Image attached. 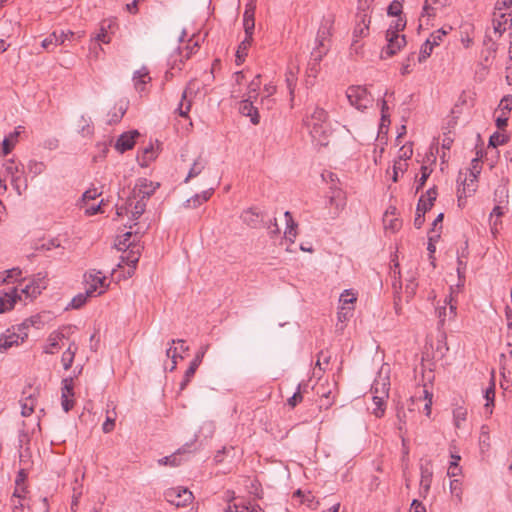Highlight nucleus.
Segmentation results:
<instances>
[{
  "instance_id": "f257e3e1",
  "label": "nucleus",
  "mask_w": 512,
  "mask_h": 512,
  "mask_svg": "<svg viewBox=\"0 0 512 512\" xmlns=\"http://www.w3.org/2000/svg\"><path fill=\"white\" fill-rule=\"evenodd\" d=\"M303 125L308 130L312 141L319 146L328 145V136L331 132L329 116L325 109L315 106L311 111L307 109Z\"/></svg>"
},
{
  "instance_id": "f03ea898",
  "label": "nucleus",
  "mask_w": 512,
  "mask_h": 512,
  "mask_svg": "<svg viewBox=\"0 0 512 512\" xmlns=\"http://www.w3.org/2000/svg\"><path fill=\"white\" fill-rule=\"evenodd\" d=\"M346 96L352 106L356 109L364 111L373 102L372 95L364 86H350L346 91Z\"/></svg>"
},
{
  "instance_id": "7ed1b4c3",
  "label": "nucleus",
  "mask_w": 512,
  "mask_h": 512,
  "mask_svg": "<svg viewBox=\"0 0 512 512\" xmlns=\"http://www.w3.org/2000/svg\"><path fill=\"white\" fill-rule=\"evenodd\" d=\"M370 16L366 13H358L356 15V24L353 30V38L351 43V50L356 54L359 53L361 45L359 40L369 34Z\"/></svg>"
},
{
  "instance_id": "20e7f679",
  "label": "nucleus",
  "mask_w": 512,
  "mask_h": 512,
  "mask_svg": "<svg viewBox=\"0 0 512 512\" xmlns=\"http://www.w3.org/2000/svg\"><path fill=\"white\" fill-rule=\"evenodd\" d=\"M164 497L167 502L176 507H185L193 500V494L187 488L173 487L165 491Z\"/></svg>"
},
{
  "instance_id": "39448f33",
  "label": "nucleus",
  "mask_w": 512,
  "mask_h": 512,
  "mask_svg": "<svg viewBox=\"0 0 512 512\" xmlns=\"http://www.w3.org/2000/svg\"><path fill=\"white\" fill-rule=\"evenodd\" d=\"M387 45L383 48L381 57L387 58L397 54L406 45L405 35L395 34L392 28L386 31Z\"/></svg>"
},
{
  "instance_id": "423d86ee",
  "label": "nucleus",
  "mask_w": 512,
  "mask_h": 512,
  "mask_svg": "<svg viewBox=\"0 0 512 512\" xmlns=\"http://www.w3.org/2000/svg\"><path fill=\"white\" fill-rule=\"evenodd\" d=\"M84 277L88 294L101 295L105 291L106 277L100 271L90 272Z\"/></svg>"
},
{
  "instance_id": "0eeeda50",
  "label": "nucleus",
  "mask_w": 512,
  "mask_h": 512,
  "mask_svg": "<svg viewBox=\"0 0 512 512\" xmlns=\"http://www.w3.org/2000/svg\"><path fill=\"white\" fill-rule=\"evenodd\" d=\"M389 378L384 377L382 383H381V391L380 395H373V408L372 413L380 418L384 415L385 412V399L388 397L389 392Z\"/></svg>"
},
{
  "instance_id": "6e6552de",
  "label": "nucleus",
  "mask_w": 512,
  "mask_h": 512,
  "mask_svg": "<svg viewBox=\"0 0 512 512\" xmlns=\"http://www.w3.org/2000/svg\"><path fill=\"white\" fill-rule=\"evenodd\" d=\"M159 186L160 184L158 182H152L147 178H139L133 189V196L135 198L139 197L143 200L148 199L154 194Z\"/></svg>"
},
{
  "instance_id": "1a4fd4ad",
  "label": "nucleus",
  "mask_w": 512,
  "mask_h": 512,
  "mask_svg": "<svg viewBox=\"0 0 512 512\" xmlns=\"http://www.w3.org/2000/svg\"><path fill=\"white\" fill-rule=\"evenodd\" d=\"M26 338L27 334L24 336L21 334H15V327L12 329H7L0 335V352L4 353L14 346H19L25 341Z\"/></svg>"
},
{
  "instance_id": "9d476101",
  "label": "nucleus",
  "mask_w": 512,
  "mask_h": 512,
  "mask_svg": "<svg viewBox=\"0 0 512 512\" xmlns=\"http://www.w3.org/2000/svg\"><path fill=\"white\" fill-rule=\"evenodd\" d=\"M113 25L114 24L111 21L105 20L101 22L99 32L93 38L90 47V50L95 51L96 56L98 55V50H102L100 43L108 44L111 42V36L108 33V29H111Z\"/></svg>"
},
{
  "instance_id": "9b49d317",
  "label": "nucleus",
  "mask_w": 512,
  "mask_h": 512,
  "mask_svg": "<svg viewBox=\"0 0 512 512\" xmlns=\"http://www.w3.org/2000/svg\"><path fill=\"white\" fill-rule=\"evenodd\" d=\"M335 22V16L328 14L323 17L318 29L315 42L331 43L332 30Z\"/></svg>"
},
{
  "instance_id": "f8f14e48",
  "label": "nucleus",
  "mask_w": 512,
  "mask_h": 512,
  "mask_svg": "<svg viewBox=\"0 0 512 512\" xmlns=\"http://www.w3.org/2000/svg\"><path fill=\"white\" fill-rule=\"evenodd\" d=\"M195 94L196 91L194 89V82L190 81L182 93L181 101L177 108V111L181 117L188 116Z\"/></svg>"
},
{
  "instance_id": "ddd939ff",
  "label": "nucleus",
  "mask_w": 512,
  "mask_h": 512,
  "mask_svg": "<svg viewBox=\"0 0 512 512\" xmlns=\"http://www.w3.org/2000/svg\"><path fill=\"white\" fill-rule=\"evenodd\" d=\"M437 198V188L434 186L427 190L426 194L422 195L417 203V212L425 214L434 205V201Z\"/></svg>"
},
{
  "instance_id": "4468645a",
  "label": "nucleus",
  "mask_w": 512,
  "mask_h": 512,
  "mask_svg": "<svg viewBox=\"0 0 512 512\" xmlns=\"http://www.w3.org/2000/svg\"><path fill=\"white\" fill-rule=\"evenodd\" d=\"M252 100L253 99H249V98L243 99L239 103V112L243 116L250 117V121L254 125H257L260 122V116H259V113H258V109L256 107H254Z\"/></svg>"
},
{
  "instance_id": "2eb2a0df",
  "label": "nucleus",
  "mask_w": 512,
  "mask_h": 512,
  "mask_svg": "<svg viewBox=\"0 0 512 512\" xmlns=\"http://www.w3.org/2000/svg\"><path fill=\"white\" fill-rule=\"evenodd\" d=\"M20 299L21 297L18 295L16 288L9 289L8 292L0 296V313L13 309L17 300Z\"/></svg>"
},
{
  "instance_id": "dca6fc26",
  "label": "nucleus",
  "mask_w": 512,
  "mask_h": 512,
  "mask_svg": "<svg viewBox=\"0 0 512 512\" xmlns=\"http://www.w3.org/2000/svg\"><path fill=\"white\" fill-rule=\"evenodd\" d=\"M139 136L138 131L134 130L128 133H123L116 141L115 148L117 151L123 153L133 148L135 138Z\"/></svg>"
},
{
  "instance_id": "f3484780",
  "label": "nucleus",
  "mask_w": 512,
  "mask_h": 512,
  "mask_svg": "<svg viewBox=\"0 0 512 512\" xmlns=\"http://www.w3.org/2000/svg\"><path fill=\"white\" fill-rule=\"evenodd\" d=\"M420 473H421V479H420L421 493L427 494L430 489V486L432 483V477H433L432 464L430 461H427L425 464H421Z\"/></svg>"
},
{
  "instance_id": "a211bd4d",
  "label": "nucleus",
  "mask_w": 512,
  "mask_h": 512,
  "mask_svg": "<svg viewBox=\"0 0 512 512\" xmlns=\"http://www.w3.org/2000/svg\"><path fill=\"white\" fill-rule=\"evenodd\" d=\"M346 202L344 194L341 190H334L332 195L329 197V205L334 209L330 211L331 218H336L339 212L344 208Z\"/></svg>"
},
{
  "instance_id": "6ab92c4d",
  "label": "nucleus",
  "mask_w": 512,
  "mask_h": 512,
  "mask_svg": "<svg viewBox=\"0 0 512 512\" xmlns=\"http://www.w3.org/2000/svg\"><path fill=\"white\" fill-rule=\"evenodd\" d=\"M72 36L73 33L70 31L67 33L64 31H54L51 35L42 41V47L48 49L51 45L64 44L65 40Z\"/></svg>"
},
{
  "instance_id": "aec40b11",
  "label": "nucleus",
  "mask_w": 512,
  "mask_h": 512,
  "mask_svg": "<svg viewBox=\"0 0 512 512\" xmlns=\"http://www.w3.org/2000/svg\"><path fill=\"white\" fill-rule=\"evenodd\" d=\"M253 35L252 34H245V38L241 41V43L238 46V49L236 51V59L235 63L236 65H241L245 61V57L247 56L248 49L252 44L253 41Z\"/></svg>"
},
{
  "instance_id": "412c9836",
  "label": "nucleus",
  "mask_w": 512,
  "mask_h": 512,
  "mask_svg": "<svg viewBox=\"0 0 512 512\" xmlns=\"http://www.w3.org/2000/svg\"><path fill=\"white\" fill-rule=\"evenodd\" d=\"M46 288V283L43 279L33 280L21 289V292L26 295L27 298H35L41 294L42 290Z\"/></svg>"
},
{
  "instance_id": "4be33fe9",
  "label": "nucleus",
  "mask_w": 512,
  "mask_h": 512,
  "mask_svg": "<svg viewBox=\"0 0 512 512\" xmlns=\"http://www.w3.org/2000/svg\"><path fill=\"white\" fill-rule=\"evenodd\" d=\"M134 87L138 92H143L147 83L151 81L149 72L146 68L135 71L133 76Z\"/></svg>"
},
{
  "instance_id": "5701e85b",
  "label": "nucleus",
  "mask_w": 512,
  "mask_h": 512,
  "mask_svg": "<svg viewBox=\"0 0 512 512\" xmlns=\"http://www.w3.org/2000/svg\"><path fill=\"white\" fill-rule=\"evenodd\" d=\"M124 250L125 255L121 256L122 262L132 268H135L140 257V247L138 245H133L132 247L126 248Z\"/></svg>"
},
{
  "instance_id": "b1692460",
  "label": "nucleus",
  "mask_w": 512,
  "mask_h": 512,
  "mask_svg": "<svg viewBox=\"0 0 512 512\" xmlns=\"http://www.w3.org/2000/svg\"><path fill=\"white\" fill-rule=\"evenodd\" d=\"M449 4V0H425L422 16L431 17L435 15V11Z\"/></svg>"
},
{
  "instance_id": "393cba45",
  "label": "nucleus",
  "mask_w": 512,
  "mask_h": 512,
  "mask_svg": "<svg viewBox=\"0 0 512 512\" xmlns=\"http://www.w3.org/2000/svg\"><path fill=\"white\" fill-rule=\"evenodd\" d=\"M21 129H23L22 126H18L14 132L10 133L8 136H6L2 142V154L3 155H8L14 145L16 144L17 140H18V137L21 133Z\"/></svg>"
},
{
  "instance_id": "a878e982",
  "label": "nucleus",
  "mask_w": 512,
  "mask_h": 512,
  "mask_svg": "<svg viewBox=\"0 0 512 512\" xmlns=\"http://www.w3.org/2000/svg\"><path fill=\"white\" fill-rule=\"evenodd\" d=\"M126 110H127L126 102L120 101L119 103H117L114 106L113 111L109 112V114H108V117H109L108 124L112 125V124L118 123L122 119L124 114L126 113Z\"/></svg>"
},
{
  "instance_id": "bb28decb",
  "label": "nucleus",
  "mask_w": 512,
  "mask_h": 512,
  "mask_svg": "<svg viewBox=\"0 0 512 512\" xmlns=\"http://www.w3.org/2000/svg\"><path fill=\"white\" fill-rule=\"evenodd\" d=\"M330 50V44L323 42H315V47L312 49L310 53V58L312 60H316L321 62L322 59L327 55Z\"/></svg>"
},
{
  "instance_id": "cd10ccee",
  "label": "nucleus",
  "mask_w": 512,
  "mask_h": 512,
  "mask_svg": "<svg viewBox=\"0 0 512 512\" xmlns=\"http://www.w3.org/2000/svg\"><path fill=\"white\" fill-rule=\"evenodd\" d=\"M480 160L478 157L474 158L471 162V167L468 169L471 177V184H469V192H475L476 190V182L478 175L481 172Z\"/></svg>"
},
{
  "instance_id": "c85d7f7f",
  "label": "nucleus",
  "mask_w": 512,
  "mask_h": 512,
  "mask_svg": "<svg viewBox=\"0 0 512 512\" xmlns=\"http://www.w3.org/2000/svg\"><path fill=\"white\" fill-rule=\"evenodd\" d=\"M242 219L244 223L250 227L256 228L262 220V217L255 209L250 208L243 212Z\"/></svg>"
},
{
  "instance_id": "c756f323",
  "label": "nucleus",
  "mask_w": 512,
  "mask_h": 512,
  "mask_svg": "<svg viewBox=\"0 0 512 512\" xmlns=\"http://www.w3.org/2000/svg\"><path fill=\"white\" fill-rule=\"evenodd\" d=\"M243 26L245 34H252L255 28L254 7H247L243 15Z\"/></svg>"
},
{
  "instance_id": "7c9ffc66",
  "label": "nucleus",
  "mask_w": 512,
  "mask_h": 512,
  "mask_svg": "<svg viewBox=\"0 0 512 512\" xmlns=\"http://www.w3.org/2000/svg\"><path fill=\"white\" fill-rule=\"evenodd\" d=\"M11 184L18 195H22L24 191H26L28 184L27 179L23 176L22 172H19L17 175L12 174Z\"/></svg>"
},
{
  "instance_id": "2f4dec72",
  "label": "nucleus",
  "mask_w": 512,
  "mask_h": 512,
  "mask_svg": "<svg viewBox=\"0 0 512 512\" xmlns=\"http://www.w3.org/2000/svg\"><path fill=\"white\" fill-rule=\"evenodd\" d=\"M188 452L186 447H182L177 450V452L173 453L172 455L163 457L158 460L159 465H170L172 467H176L180 465V459L179 455Z\"/></svg>"
},
{
  "instance_id": "473e14b6",
  "label": "nucleus",
  "mask_w": 512,
  "mask_h": 512,
  "mask_svg": "<svg viewBox=\"0 0 512 512\" xmlns=\"http://www.w3.org/2000/svg\"><path fill=\"white\" fill-rule=\"evenodd\" d=\"M65 337L64 330L54 332L49 336V344L45 348V353L53 354L59 348V341Z\"/></svg>"
},
{
  "instance_id": "72a5a7b5",
  "label": "nucleus",
  "mask_w": 512,
  "mask_h": 512,
  "mask_svg": "<svg viewBox=\"0 0 512 512\" xmlns=\"http://www.w3.org/2000/svg\"><path fill=\"white\" fill-rule=\"evenodd\" d=\"M356 301V296L351 290H345L339 298L342 310H352V305Z\"/></svg>"
},
{
  "instance_id": "f704fd0d",
  "label": "nucleus",
  "mask_w": 512,
  "mask_h": 512,
  "mask_svg": "<svg viewBox=\"0 0 512 512\" xmlns=\"http://www.w3.org/2000/svg\"><path fill=\"white\" fill-rule=\"evenodd\" d=\"M284 216L286 218V224H287V228H286L285 233H284L285 238L290 240L291 242H293V239L296 236L297 224L293 220L292 215H291V213L289 211H286L284 213Z\"/></svg>"
},
{
  "instance_id": "c9c22d12",
  "label": "nucleus",
  "mask_w": 512,
  "mask_h": 512,
  "mask_svg": "<svg viewBox=\"0 0 512 512\" xmlns=\"http://www.w3.org/2000/svg\"><path fill=\"white\" fill-rule=\"evenodd\" d=\"M205 166L206 161L201 157H198L192 164L189 173L185 179V182H188L190 179L198 176L204 170Z\"/></svg>"
},
{
  "instance_id": "e433bc0d",
  "label": "nucleus",
  "mask_w": 512,
  "mask_h": 512,
  "mask_svg": "<svg viewBox=\"0 0 512 512\" xmlns=\"http://www.w3.org/2000/svg\"><path fill=\"white\" fill-rule=\"evenodd\" d=\"M176 343H182V344H183V343H184V340H182V339L174 340V339H173V340L171 341V345H170V347H169V348L167 349V351H166V356H167L168 358H170V359H171V361H172L171 367H170V369H169L170 371H173V370H175V369H176V366H177V358H178V357H179V358H182V356L178 355V353H177V348L173 347V345H174V344H176Z\"/></svg>"
},
{
  "instance_id": "4c0bfd02",
  "label": "nucleus",
  "mask_w": 512,
  "mask_h": 512,
  "mask_svg": "<svg viewBox=\"0 0 512 512\" xmlns=\"http://www.w3.org/2000/svg\"><path fill=\"white\" fill-rule=\"evenodd\" d=\"M506 22L507 19L504 13H501L498 18L496 12H494V17L492 19L494 33L499 34V36H501V34L506 30Z\"/></svg>"
},
{
  "instance_id": "58836bf2",
  "label": "nucleus",
  "mask_w": 512,
  "mask_h": 512,
  "mask_svg": "<svg viewBox=\"0 0 512 512\" xmlns=\"http://www.w3.org/2000/svg\"><path fill=\"white\" fill-rule=\"evenodd\" d=\"M261 87V75L257 74L249 83L247 97L249 99H256L258 96V91Z\"/></svg>"
},
{
  "instance_id": "ea45409f",
  "label": "nucleus",
  "mask_w": 512,
  "mask_h": 512,
  "mask_svg": "<svg viewBox=\"0 0 512 512\" xmlns=\"http://www.w3.org/2000/svg\"><path fill=\"white\" fill-rule=\"evenodd\" d=\"M198 367H199L198 364L191 361L188 369L185 371L183 380L180 383V390H184L187 387V385L189 384V382L195 375V372L198 369Z\"/></svg>"
},
{
  "instance_id": "a19ab883",
  "label": "nucleus",
  "mask_w": 512,
  "mask_h": 512,
  "mask_svg": "<svg viewBox=\"0 0 512 512\" xmlns=\"http://www.w3.org/2000/svg\"><path fill=\"white\" fill-rule=\"evenodd\" d=\"M307 387V384L300 383L298 385L297 391L287 400V404L294 408L297 406L298 403L302 402L303 396H302V390L305 391V388Z\"/></svg>"
},
{
  "instance_id": "79ce46f5",
  "label": "nucleus",
  "mask_w": 512,
  "mask_h": 512,
  "mask_svg": "<svg viewBox=\"0 0 512 512\" xmlns=\"http://www.w3.org/2000/svg\"><path fill=\"white\" fill-rule=\"evenodd\" d=\"M486 404L485 408L489 412V414H492L491 407L494 406V398H495V386L494 383H492L486 390L485 395Z\"/></svg>"
},
{
  "instance_id": "37998d69",
  "label": "nucleus",
  "mask_w": 512,
  "mask_h": 512,
  "mask_svg": "<svg viewBox=\"0 0 512 512\" xmlns=\"http://www.w3.org/2000/svg\"><path fill=\"white\" fill-rule=\"evenodd\" d=\"M466 417H467L466 408L459 406L453 410L454 424L457 428H460L461 423L466 420Z\"/></svg>"
},
{
  "instance_id": "c03bdc74",
  "label": "nucleus",
  "mask_w": 512,
  "mask_h": 512,
  "mask_svg": "<svg viewBox=\"0 0 512 512\" xmlns=\"http://www.w3.org/2000/svg\"><path fill=\"white\" fill-rule=\"evenodd\" d=\"M508 141V137L499 132L493 133L489 138V147L497 148L499 145H503Z\"/></svg>"
},
{
  "instance_id": "a18cd8bd",
  "label": "nucleus",
  "mask_w": 512,
  "mask_h": 512,
  "mask_svg": "<svg viewBox=\"0 0 512 512\" xmlns=\"http://www.w3.org/2000/svg\"><path fill=\"white\" fill-rule=\"evenodd\" d=\"M35 400L32 396L26 397L22 403L21 414L23 417H28L34 412Z\"/></svg>"
},
{
  "instance_id": "49530a36",
  "label": "nucleus",
  "mask_w": 512,
  "mask_h": 512,
  "mask_svg": "<svg viewBox=\"0 0 512 512\" xmlns=\"http://www.w3.org/2000/svg\"><path fill=\"white\" fill-rule=\"evenodd\" d=\"M93 296L92 294H88L87 293V290L85 291V293H80L78 295H76L71 303H70V306L73 308V309H79L81 308L87 301L88 297H91Z\"/></svg>"
},
{
  "instance_id": "de8ad7c7",
  "label": "nucleus",
  "mask_w": 512,
  "mask_h": 512,
  "mask_svg": "<svg viewBox=\"0 0 512 512\" xmlns=\"http://www.w3.org/2000/svg\"><path fill=\"white\" fill-rule=\"evenodd\" d=\"M452 28L449 27L448 30H445L444 28H441L435 32H433L430 37L427 39L430 41L431 44L434 46H438L440 42L442 41L443 37L448 34V31Z\"/></svg>"
},
{
  "instance_id": "09e8293b",
  "label": "nucleus",
  "mask_w": 512,
  "mask_h": 512,
  "mask_svg": "<svg viewBox=\"0 0 512 512\" xmlns=\"http://www.w3.org/2000/svg\"><path fill=\"white\" fill-rule=\"evenodd\" d=\"M37 321H38V318L26 319L25 321H23L20 325H18L15 328V334H21L22 336H24L25 334L28 335L27 330L31 326H34Z\"/></svg>"
},
{
  "instance_id": "8fccbe9b",
  "label": "nucleus",
  "mask_w": 512,
  "mask_h": 512,
  "mask_svg": "<svg viewBox=\"0 0 512 512\" xmlns=\"http://www.w3.org/2000/svg\"><path fill=\"white\" fill-rule=\"evenodd\" d=\"M434 45L430 43V41L426 40V42L421 46L418 61L420 63L424 62L432 53Z\"/></svg>"
},
{
  "instance_id": "3c124183",
  "label": "nucleus",
  "mask_w": 512,
  "mask_h": 512,
  "mask_svg": "<svg viewBox=\"0 0 512 512\" xmlns=\"http://www.w3.org/2000/svg\"><path fill=\"white\" fill-rule=\"evenodd\" d=\"M44 168V164L36 160H30L27 164L28 172L32 173L34 176L41 174L44 171Z\"/></svg>"
},
{
  "instance_id": "603ef678",
  "label": "nucleus",
  "mask_w": 512,
  "mask_h": 512,
  "mask_svg": "<svg viewBox=\"0 0 512 512\" xmlns=\"http://www.w3.org/2000/svg\"><path fill=\"white\" fill-rule=\"evenodd\" d=\"M146 202L143 199L136 201L133 210L131 211L133 219H138L145 211Z\"/></svg>"
},
{
  "instance_id": "864d4df0",
  "label": "nucleus",
  "mask_w": 512,
  "mask_h": 512,
  "mask_svg": "<svg viewBox=\"0 0 512 512\" xmlns=\"http://www.w3.org/2000/svg\"><path fill=\"white\" fill-rule=\"evenodd\" d=\"M132 236V232H126L123 234L122 239L115 244L118 250H124L126 248L132 247L134 244L130 242V238Z\"/></svg>"
},
{
  "instance_id": "5fc2aeb1",
  "label": "nucleus",
  "mask_w": 512,
  "mask_h": 512,
  "mask_svg": "<svg viewBox=\"0 0 512 512\" xmlns=\"http://www.w3.org/2000/svg\"><path fill=\"white\" fill-rule=\"evenodd\" d=\"M320 63L319 61L309 59L308 67H307V75L308 77L316 78L320 71Z\"/></svg>"
},
{
  "instance_id": "6e6d98bb",
  "label": "nucleus",
  "mask_w": 512,
  "mask_h": 512,
  "mask_svg": "<svg viewBox=\"0 0 512 512\" xmlns=\"http://www.w3.org/2000/svg\"><path fill=\"white\" fill-rule=\"evenodd\" d=\"M62 384V395H65L67 397H73V378L69 377L63 379Z\"/></svg>"
},
{
  "instance_id": "4d7b16f0",
  "label": "nucleus",
  "mask_w": 512,
  "mask_h": 512,
  "mask_svg": "<svg viewBox=\"0 0 512 512\" xmlns=\"http://www.w3.org/2000/svg\"><path fill=\"white\" fill-rule=\"evenodd\" d=\"M387 13L390 16L400 17V14L402 13V3L399 0H394L388 6Z\"/></svg>"
},
{
  "instance_id": "13d9d810",
  "label": "nucleus",
  "mask_w": 512,
  "mask_h": 512,
  "mask_svg": "<svg viewBox=\"0 0 512 512\" xmlns=\"http://www.w3.org/2000/svg\"><path fill=\"white\" fill-rule=\"evenodd\" d=\"M430 174H431V170H429V168L427 166L421 167V177L418 180V184L416 187V193H418L423 188V186L425 185Z\"/></svg>"
},
{
  "instance_id": "bf43d9fd",
  "label": "nucleus",
  "mask_w": 512,
  "mask_h": 512,
  "mask_svg": "<svg viewBox=\"0 0 512 512\" xmlns=\"http://www.w3.org/2000/svg\"><path fill=\"white\" fill-rule=\"evenodd\" d=\"M458 181H462V184H463V190L461 192L460 189H458V193L460 194L459 195V198H461L462 196V193L467 196L468 194H471L472 192H469V184H471V177H470V173L469 174H465V177L464 179L462 180V173L459 174V178H458Z\"/></svg>"
},
{
  "instance_id": "052dcab7",
  "label": "nucleus",
  "mask_w": 512,
  "mask_h": 512,
  "mask_svg": "<svg viewBox=\"0 0 512 512\" xmlns=\"http://www.w3.org/2000/svg\"><path fill=\"white\" fill-rule=\"evenodd\" d=\"M414 56H415V53H410L408 55V57L406 58V60L402 63V66H401V74L402 75H408L412 72V66H411V62L414 61Z\"/></svg>"
},
{
  "instance_id": "680f3d73",
  "label": "nucleus",
  "mask_w": 512,
  "mask_h": 512,
  "mask_svg": "<svg viewBox=\"0 0 512 512\" xmlns=\"http://www.w3.org/2000/svg\"><path fill=\"white\" fill-rule=\"evenodd\" d=\"M450 489L453 496L458 498L459 501H461L462 498V489H461V483L458 480H452L450 482Z\"/></svg>"
},
{
  "instance_id": "e2e57ef3",
  "label": "nucleus",
  "mask_w": 512,
  "mask_h": 512,
  "mask_svg": "<svg viewBox=\"0 0 512 512\" xmlns=\"http://www.w3.org/2000/svg\"><path fill=\"white\" fill-rule=\"evenodd\" d=\"M73 360H74V357L70 351H65L62 354L61 362H62L65 370H68L71 368Z\"/></svg>"
},
{
  "instance_id": "0e129e2a",
  "label": "nucleus",
  "mask_w": 512,
  "mask_h": 512,
  "mask_svg": "<svg viewBox=\"0 0 512 512\" xmlns=\"http://www.w3.org/2000/svg\"><path fill=\"white\" fill-rule=\"evenodd\" d=\"M406 21L402 17H398L389 28L393 29L395 34H399L400 31L404 30Z\"/></svg>"
},
{
  "instance_id": "69168bd1",
  "label": "nucleus",
  "mask_w": 512,
  "mask_h": 512,
  "mask_svg": "<svg viewBox=\"0 0 512 512\" xmlns=\"http://www.w3.org/2000/svg\"><path fill=\"white\" fill-rule=\"evenodd\" d=\"M202 203L203 201L200 199V195L196 194L186 201L185 206L188 208H196Z\"/></svg>"
},
{
  "instance_id": "338daca9",
  "label": "nucleus",
  "mask_w": 512,
  "mask_h": 512,
  "mask_svg": "<svg viewBox=\"0 0 512 512\" xmlns=\"http://www.w3.org/2000/svg\"><path fill=\"white\" fill-rule=\"evenodd\" d=\"M226 512H250V507L246 505H229Z\"/></svg>"
},
{
  "instance_id": "774afa93",
  "label": "nucleus",
  "mask_w": 512,
  "mask_h": 512,
  "mask_svg": "<svg viewBox=\"0 0 512 512\" xmlns=\"http://www.w3.org/2000/svg\"><path fill=\"white\" fill-rule=\"evenodd\" d=\"M410 512H426V509L420 501L414 499L411 504Z\"/></svg>"
}]
</instances>
